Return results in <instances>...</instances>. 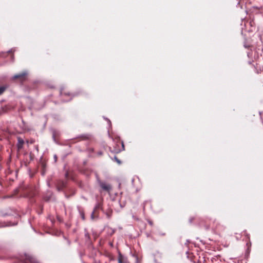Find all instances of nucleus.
Here are the masks:
<instances>
[{
	"label": "nucleus",
	"instance_id": "nucleus-1",
	"mask_svg": "<svg viewBox=\"0 0 263 263\" xmlns=\"http://www.w3.org/2000/svg\"><path fill=\"white\" fill-rule=\"evenodd\" d=\"M28 73L27 71H23L22 72L14 75L11 79L14 81H17L18 82L23 84L24 82L27 81L28 78Z\"/></svg>",
	"mask_w": 263,
	"mask_h": 263
},
{
	"label": "nucleus",
	"instance_id": "nucleus-2",
	"mask_svg": "<svg viewBox=\"0 0 263 263\" xmlns=\"http://www.w3.org/2000/svg\"><path fill=\"white\" fill-rule=\"evenodd\" d=\"M100 185L102 189L105 191L109 192L111 189L110 185L105 182H101Z\"/></svg>",
	"mask_w": 263,
	"mask_h": 263
},
{
	"label": "nucleus",
	"instance_id": "nucleus-3",
	"mask_svg": "<svg viewBox=\"0 0 263 263\" xmlns=\"http://www.w3.org/2000/svg\"><path fill=\"white\" fill-rule=\"evenodd\" d=\"M17 139V147L18 150H20L23 147V145L24 144V141L20 137H18Z\"/></svg>",
	"mask_w": 263,
	"mask_h": 263
},
{
	"label": "nucleus",
	"instance_id": "nucleus-4",
	"mask_svg": "<svg viewBox=\"0 0 263 263\" xmlns=\"http://www.w3.org/2000/svg\"><path fill=\"white\" fill-rule=\"evenodd\" d=\"M89 138V135H83L80 136V138L81 140H86L88 139Z\"/></svg>",
	"mask_w": 263,
	"mask_h": 263
},
{
	"label": "nucleus",
	"instance_id": "nucleus-5",
	"mask_svg": "<svg viewBox=\"0 0 263 263\" xmlns=\"http://www.w3.org/2000/svg\"><path fill=\"white\" fill-rule=\"evenodd\" d=\"M118 262L119 263H125L123 257L120 254L118 258Z\"/></svg>",
	"mask_w": 263,
	"mask_h": 263
},
{
	"label": "nucleus",
	"instance_id": "nucleus-6",
	"mask_svg": "<svg viewBox=\"0 0 263 263\" xmlns=\"http://www.w3.org/2000/svg\"><path fill=\"white\" fill-rule=\"evenodd\" d=\"M6 87L5 86H1L0 87V95L3 94L4 92L6 90Z\"/></svg>",
	"mask_w": 263,
	"mask_h": 263
},
{
	"label": "nucleus",
	"instance_id": "nucleus-7",
	"mask_svg": "<svg viewBox=\"0 0 263 263\" xmlns=\"http://www.w3.org/2000/svg\"><path fill=\"white\" fill-rule=\"evenodd\" d=\"M34 142H35V140L33 139H31L30 140H26V143L28 144H33Z\"/></svg>",
	"mask_w": 263,
	"mask_h": 263
},
{
	"label": "nucleus",
	"instance_id": "nucleus-8",
	"mask_svg": "<svg viewBox=\"0 0 263 263\" xmlns=\"http://www.w3.org/2000/svg\"><path fill=\"white\" fill-rule=\"evenodd\" d=\"M115 159L117 160V162L119 163H120V161L118 160L117 158V157H115Z\"/></svg>",
	"mask_w": 263,
	"mask_h": 263
},
{
	"label": "nucleus",
	"instance_id": "nucleus-9",
	"mask_svg": "<svg viewBox=\"0 0 263 263\" xmlns=\"http://www.w3.org/2000/svg\"><path fill=\"white\" fill-rule=\"evenodd\" d=\"M58 190L59 191L61 190V189H60V188H59V186H58Z\"/></svg>",
	"mask_w": 263,
	"mask_h": 263
},
{
	"label": "nucleus",
	"instance_id": "nucleus-10",
	"mask_svg": "<svg viewBox=\"0 0 263 263\" xmlns=\"http://www.w3.org/2000/svg\"><path fill=\"white\" fill-rule=\"evenodd\" d=\"M122 145L123 147L124 148V144H123V142H122Z\"/></svg>",
	"mask_w": 263,
	"mask_h": 263
}]
</instances>
